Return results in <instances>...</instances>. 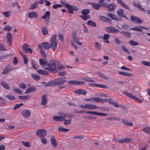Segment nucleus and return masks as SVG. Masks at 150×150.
I'll return each instance as SVG.
<instances>
[{"mask_svg": "<svg viewBox=\"0 0 150 150\" xmlns=\"http://www.w3.org/2000/svg\"><path fill=\"white\" fill-rule=\"evenodd\" d=\"M142 131L145 133L150 134V127H146L142 129Z\"/></svg>", "mask_w": 150, "mask_h": 150, "instance_id": "46", "label": "nucleus"}, {"mask_svg": "<svg viewBox=\"0 0 150 150\" xmlns=\"http://www.w3.org/2000/svg\"><path fill=\"white\" fill-rule=\"evenodd\" d=\"M38 47L40 49H43V48H44L46 50H47L50 48V45L49 42H45L38 45Z\"/></svg>", "mask_w": 150, "mask_h": 150, "instance_id": "3", "label": "nucleus"}, {"mask_svg": "<svg viewBox=\"0 0 150 150\" xmlns=\"http://www.w3.org/2000/svg\"><path fill=\"white\" fill-rule=\"evenodd\" d=\"M13 90L14 92L18 94H22V91L20 89L16 88H13Z\"/></svg>", "mask_w": 150, "mask_h": 150, "instance_id": "48", "label": "nucleus"}, {"mask_svg": "<svg viewBox=\"0 0 150 150\" xmlns=\"http://www.w3.org/2000/svg\"><path fill=\"white\" fill-rule=\"evenodd\" d=\"M134 6L137 7L140 10L143 11L144 12H146V10L144 8H142L140 6V4L139 3L138 4H136L134 5Z\"/></svg>", "mask_w": 150, "mask_h": 150, "instance_id": "42", "label": "nucleus"}, {"mask_svg": "<svg viewBox=\"0 0 150 150\" xmlns=\"http://www.w3.org/2000/svg\"><path fill=\"white\" fill-rule=\"evenodd\" d=\"M31 76L36 81H38L40 79V77L39 76L34 74H32Z\"/></svg>", "mask_w": 150, "mask_h": 150, "instance_id": "41", "label": "nucleus"}, {"mask_svg": "<svg viewBox=\"0 0 150 150\" xmlns=\"http://www.w3.org/2000/svg\"><path fill=\"white\" fill-rule=\"evenodd\" d=\"M110 36L108 34H105L103 36V38L105 40L104 42L106 43H109V41L108 40Z\"/></svg>", "mask_w": 150, "mask_h": 150, "instance_id": "37", "label": "nucleus"}, {"mask_svg": "<svg viewBox=\"0 0 150 150\" xmlns=\"http://www.w3.org/2000/svg\"><path fill=\"white\" fill-rule=\"evenodd\" d=\"M129 43L130 45L132 46H135L138 45H139V43L136 42H134L133 40H130L129 41Z\"/></svg>", "mask_w": 150, "mask_h": 150, "instance_id": "56", "label": "nucleus"}, {"mask_svg": "<svg viewBox=\"0 0 150 150\" xmlns=\"http://www.w3.org/2000/svg\"><path fill=\"white\" fill-rule=\"evenodd\" d=\"M66 7L68 9L69 12L71 14L73 13V10L75 9L76 8L74 5H70L69 4H66Z\"/></svg>", "mask_w": 150, "mask_h": 150, "instance_id": "15", "label": "nucleus"}, {"mask_svg": "<svg viewBox=\"0 0 150 150\" xmlns=\"http://www.w3.org/2000/svg\"><path fill=\"white\" fill-rule=\"evenodd\" d=\"M22 49L24 52H28L30 53H32V49L29 48V46L26 44H25L22 46Z\"/></svg>", "mask_w": 150, "mask_h": 150, "instance_id": "10", "label": "nucleus"}, {"mask_svg": "<svg viewBox=\"0 0 150 150\" xmlns=\"http://www.w3.org/2000/svg\"><path fill=\"white\" fill-rule=\"evenodd\" d=\"M58 130L59 132L62 131L64 132H67L69 130V129H65L62 127H59Z\"/></svg>", "mask_w": 150, "mask_h": 150, "instance_id": "55", "label": "nucleus"}, {"mask_svg": "<svg viewBox=\"0 0 150 150\" xmlns=\"http://www.w3.org/2000/svg\"><path fill=\"white\" fill-rule=\"evenodd\" d=\"M23 105V103H20L19 104H16L13 107V109L14 110H16L17 108H19L21 106Z\"/></svg>", "mask_w": 150, "mask_h": 150, "instance_id": "58", "label": "nucleus"}, {"mask_svg": "<svg viewBox=\"0 0 150 150\" xmlns=\"http://www.w3.org/2000/svg\"><path fill=\"white\" fill-rule=\"evenodd\" d=\"M89 12V10L88 9H86L83 10L82 11V13L84 15H86L88 14Z\"/></svg>", "mask_w": 150, "mask_h": 150, "instance_id": "51", "label": "nucleus"}, {"mask_svg": "<svg viewBox=\"0 0 150 150\" xmlns=\"http://www.w3.org/2000/svg\"><path fill=\"white\" fill-rule=\"evenodd\" d=\"M122 50L128 54H130V52L128 51L127 48L125 46H123L122 47Z\"/></svg>", "mask_w": 150, "mask_h": 150, "instance_id": "62", "label": "nucleus"}, {"mask_svg": "<svg viewBox=\"0 0 150 150\" xmlns=\"http://www.w3.org/2000/svg\"><path fill=\"white\" fill-rule=\"evenodd\" d=\"M66 80H56L55 81L51 82L50 84L51 86H56L62 85L65 83Z\"/></svg>", "mask_w": 150, "mask_h": 150, "instance_id": "4", "label": "nucleus"}, {"mask_svg": "<svg viewBox=\"0 0 150 150\" xmlns=\"http://www.w3.org/2000/svg\"><path fill=\"white\" fill-rule=\"evenodd\" d=\"M42 32L43 34L45 35L48 34V32L47 30L46 27L45 26L42 27Z\"/></svg>", "mask_w": 150, "mask_h": 150, "instance_id": "45", "label": "nucleus"}, {"mask_svg": "<svg viewBox=\"0 0 150 150\" xmlns=\"http://www.w3.org/2000/svg\"><path fill=\"white\" fill-rule=\"evenodd\" d=\"M99 19L100 20L103 21L107 22H110V19L104 16H100L99 18Z\"/></svg>", "mask_w": 150, "mask_h": 150, "instance_id": "40", "label": "nucleus"}, {"mask_svg": "<svg viewBox=\"0 0 150 150\" xmlns=\"http://www.w3.org/2000/svg\"><path fill=\"white\" fill-rule=\"evenodd\" d=\"M19 87L22 89H25L26 88V86L24 83H21L19 85Z\"/></svg>", "mask_w": 150, "mask_h": 150, "instance_id": "63", "label": "nucleus"}, {"mask_svg": "<svg viewBox=\"0 0 150 150\" xmlns=\"http://www.w3.org/2000/svg\"><path fill=\"white\" fill-rule=\"evenodd\" d=\"M107 7L109 11H112L115 9L116 6L115 4L112 3L109 5Z\"/></svg>", "mask_w": 150, "mask_h": 150, "instance_id": "25", "label": "nucleus"}, {"mask_svg": "<svg viewBox=\"0 0 150 150\" xmlns=\"http://www.w3.org/2000/svg\"><path fill=\"white\" fill-rule=\"evenodd\" d=\"M50 13L49 11L46 12L44 15L42 16V19H45V22L46 23L49 21L50 19Z\"/></svg>", "mask_w": 150, "mask_h": 150, "instance_id": "16", "label": "nucleus"}, {"mask_svg": "<svg viewBox=\"0 0 150 150\" xmlns=\"http://www.w3.org/2000/svg\"><path fill=\"white\" fill-rule=\"evenodd\" d=\"M97 108L98 107L94 104H88L85 105V109H88V110H93Z\"/></svg>", "mask_w": 150, "mask_h": 150, "instance_id": "17", "label": "nucleus"}, {"mask_svg": "<svg viewBox=\"0 0 150 150\" xmlns=\"http://www.w3.org/2000/svg\"><path fill=\"white\" fill-rule=\"evenodd\" d=\"M38 4V1L35 2L33 4H31L30 7L29 8V9H34L35 8Z\"/></svg>", "mask_w": 150, "mask_h": 150, "instance_id": "39", "label": "nucleus"}, {"mask_svg": "<svg viewBox=\"0 0 150 150\" xmlns=\"http://www.w3.org/2000/svg\"><path fill=\"white\" fill-rule=\"evenodd\" d=\"M30 97L29 95H26V96H18V98L21 100H27L29 99Z\"/></svg>", "mask_w": 150, "mask_h": 150, "instance_id": "38", "label": "nucleus"}, {"mask_svg": "<svg viewBox=\"0 0 150 150\" xmlns=\"http://www.w3.org/2000/svg\"><path fill=\"white\" fill-rule=\"evenodd\" d=\"M36 134L39 137H43L47 134V132L45 129H40L37 131Z\"/></svg>", "mask_w": 150, "mask_h": 150, "instance_id": "8", "label": "nucleus"}, {"mask_svg": "<svg viewBox=\"0 0 150 150\" xmlns=\"http://www.w3.org/2000/svg\"><path fill=\"white\" fill-rule=\"evenodd\" d=\"M37 72L38 74L41 75H48L49 74L47 72L43 70L38 69L37 71Z\"/></svg>", "mask_w": 150, "mask_h": 150, "instance_id": "30", "label": "nucleus"}, {"mask_svg": "<svg viewBox=\"0 0 150 150\" xmlns=\"http://www.w3.org/2000/svg\"><path fill=\"white\" fill-rule=\"evenodd\" d=\"M120 33L124 36H125L127 38H129L130 36V34L127 32L121 31L120 32Z\"/></svg>", "mask_w": 150, "mask_h": 150, "instance_id": "44", "label": "nucleus"}, {"mask_svg": "<svg viewBox=\"0 0 150 150\" xmlns=\"http://www.w3.org/2000/svg\"><path fill=\"white\" fill-rule=\"evenodd\" d=\"M12 69V67L11 66L8 65L3 70L2 74H5L8 73Z\"/></svg>", "mask_w": 150, "mask_h": 150, "instance_id": "24", "label": "nucleus"}, {"mask_svg": "<svg viewBox=\"0 0 150 150\" xmlns=\"http://www.w3.org/2000/svg\"><path fill=\"white\" fill-rule=\"evenodd\" d=\"M74 93L78 95L82 94L85 95L87 93V92L82 89H79L75 91Z\"/></svg>", "mask_w": 150, "mask_h": 150, "instance_id": "18", "label": "nucleus"}, {"mask_svg": "<svg viewBox=\"0 0 150 150\" xmlns=\"http://www.w3.org/2000/svg\"><path fill=\"white\" fill-rule=\"evenodd\" d=\"M3 14L6 17H8L10 16V12L7 11L3 13Z\"/></svg>", "mask_w": 150, "mask_h": 150, "instance_id": "59", "label": "nucleus"}, {"mask_svg": "<svg viewBox=\"0 0 150 150\" xmlns=\"http://www.w3.org/2000/svg\"><path fill=\"white\" fill-rule=\"evenodd\" d=\"M36 90V88L34 87H32L26 89L25 92V93H28L33 92Z\"/></svg>", "mask_w": 150, "mask_h": 150, "instance_id": "35", "label": "nucleus"}, {"mask_svg": "<svg viewBox=\"0 0 150 150\" xmlns=\"http://www.w3.org/2000/svg\"><path fill=\"white\" fill-rule=\"evenodd\" d=\"M47 102V96L43 95L42 96L41 98V104L42 105H45Z\"/></svg>", "mask_w": 150, "mask_h": 150, "instance_id": "34", "label": "nucleus"}, {"mask_svg": "<svg viewBox=\"0 0 150 150\" xmlns=\"http://www.w3.org/2000/svg\"><path fill=\"white\" fill-rule=\"evenodd\" d=\"M22 115L24 117L28 118L30 116V112L28 110H24L22 112Z\"/></svg>", "mask_w": 150, "mask_h": 150, "instance_id": "26", "label": "nucleus"}, {"mask_svg": "<svg viewBox=\"0 0 150 150\" xmlns=\"http://www.w3.org/2000/svg\"><path fill=\"white\" fill-rule=\"evenodd\" d=\"M95 47L98 50H100L101 49V46L100 45L98 42L95 43Z\"/></svg>", "mask_w": 150, "mask_h": 150, "instance_id": "57", "label": "nucleus"}, {"mask_svg": "<svg viewBox=\"0 0 150 150\" xmlns=\"http://www.w3.org/2000/svg\"><path fill=\"white\" fill-rule=\"evenodd\" d=\"M119 4L122 7L127 9L130 10L129 7L126 5L122 0H116Z\"/></svg>", "mask_w": 150, "mask_h": 150, "instance_id": "20", "label": "nucleus"}, {"mask_svg": "<svg viewBox=\"0 0 150 150\" xmlns=\"http://www.w3.org/2000/svg\"><path fill=\"white\" fill-rule=\"evenodd\" d=\"M78 39V38L76 37V32H73L72 33V39L71 40V44L76 50L78 48L76 46L74 45V41Z\"/></svg>", "mask_w": 150, "mask_h": 150, "instance_id": "5", "label": "nucleus"}, {"mask_svg": "<svg viewBox=\"0 0 150 150\" xmlns=\"http://www.w3.org/2000/svg\"><path fill=\"white\" fill-rule=\"evenodd\" d=\"M80 17L85 21H86L88 19H90L91 17L89 15L86 16L80 15Z\"/></svg>", "mask_w": 150, "mask_h": 150, "instance_id": "43", "label": "nucleus"}, {"mask_svg": "<svg viewBox=\"0 0 150 150\" xmlns=\"http://www.w3.org/2000/svg\"><path fill=\"white\" fill-rule=\"evenodd\" d=\"M92 5V7L96 9H98L100 6V5L99 4L96 3H91Z\"/></svg>", "mask_w": 150, "mask_h": 150, "instance_id": "33", "label": "nucleus"}, {"mask_svg": "<svg viewBox=\"0 0 150 150\" xmlns=\"http://www.w3.org/2000/svg\"><path fill=\"white\" fill-rule=\"evenodd\" d=\"M11 27L8 25H6L4 29V30H6L9 31L11 30Z\"/></svg>", "mask_w": 150, "mask_h": 150, "instance_id": "61", "label": "nucleus"}, {"mask_svg": "<svg viewBox=\"0 0 150 150\" xmlns=\"http://www.w3.org/2000/svg\"><path fill=\"white\" fill-rule=\"evenodd\" d=\"M56 68V65L53 62L48 64L47 67H45V69L51 72L55 70Z\"/></svg>", "mask_w": 150, "mask_h": 150, "instance_id": "2", "label": "nucleus"}, {"mask_svg": "<svg viewBox=\"0 0 150 150\" xmlns=\"http://www.w3.org/2000/svg\"><path fill=\"white\" fill-rule=\"evenodd\" d=\"M105 30L108 32L111 33H117L119 31L118 30L111 27H106L105 28Z\"/></svg>", "mask_w": 150, "mask_h": 150, "instance_id": "11", "label": "nucleus"}, {"mask_svg": "<svg viewBox=\"0 0 150 150\" xmlns=\"http://www.w3.org/2000/svg\"><path fill=\"white\" fill-rule=\"evenodd\" d=\"M89 85L91 86H95L96 87H98L100 88H106V86L105 85H102V84H96V83H90Z\"/></svg>", "mask_w": 150, "mask_h": 150, "instance_id": "28", "label": "nucleus"}, {"mask_svg": "<svg viewBox=\"0 0 150 150\" xmlns=\"http://www.w3.org/2000/svg\"><path fill=\"white\" fill-rule=\"evenodd\" d=\"M67 82L69 84L75 85H77L78 84H83L84 83V82L83 81H68Z\"/></svg>", "mask_w": 150, "mask_h": 150, "instance_id": "19", "label": "nucleus"}, {"mask_svg": "<svg viewBox=\"0 0 150 150\" xmlns=\"http://www.w3.org/2000/svg\"><path fill=\"white\" fill-rule=\"evenodd\" d=\"M1 84L2 86L5 88L7 90H9L10 89V87L8 85V84L5 82L4 81H1Z\"/></svg>", "mask_w": 150, "mask_h": 150, "instance_id": "36", "label": "nucleus"}, {"mask_svg": "<svg viewBox=\"0 0 150 150\" xmlns=\"http://www.w3.org/2000/svg\"><path fill=\"white\" fill-rule=\"evenodd\" d=\"M118 74L124 76H130L131 75V74H130L124 71H119L118 72Z\"/></svg>", "mask_w": 150, "mask_h": 150, "instance_id": "49", "label": "nucleus"}, {"mask_svg": "<svg viewBox=\"0 0 150 150\" xmlns=\"http://www.w3.org/2000/svg\"><path fill=\"white\" fill-rule=\"evenodd\" d=\"M12 37V35L11 33H8L6 34V38L7 40V42L9 43L10 45L11 44V39Z\"/></svg>", "mask_w": 150, "mask_h": 150, "instance_id": "31", "label": "nucleus"}, {"mask_svg": "<svg viewBox=\"0 0 150 150\" xmlns=\"http://www.w3.org/2000/svg\"><path fill=\"white\" fill-rule=\"evenodd\" d=\"M123 123L125 125L127 126H132L133 125V123L132 122L129 121L128 120H125L122 119V120Z\"/></svg>", "mask_w": 150, "mask_h": 150, "instance_id": "32", "label": "nucleus"}, {"mask_svg": "<svg viewBox=\"0 0 150 150\" xmlns=\"http://www.w3.org/2000/svg\"><path fill=\"white\" fill-rule=\"evenodd\" d=\"M39 62L40 64L45 69V67H47V65L48 64L47 63V61L41 58L39 59Z\"/></svg>", "mask_w": 150, "mask_h": 150, "instance_id": "13", "label": "nucleus"}, {"mask_svg": "<svg viewBox=\"0 0 150 150\" xmlns=\"http://www.w3.org/2000/svg\"><path fill=\"white\" fill-rule=\"evenodd\" d=\"M107 101L108 100L106 99H103L98 97H94V101L95 102H101L103 103Z\"/></svg>", "mask_w": 150, "mask_h": 150, "instance_id": "22", "label": "nucleus"}, {"mask_svg": "<svg viewBox=\"0 0 150 150\" xmlns=\"http://www.w3.org/2000/svg\"><path fill=\"white\" fill-rule=\"evenodd\" d=\"M40 50L41 53V55L42 57L44 58H45L46 57V55L45 53V52L42 49H40Z\"/></svg>", "mask_w": 150, "mask_h": 150, "instance_id": "64", "label": "nucleus"}, {"mask_svg": "<svg viewBox=\"0 0 150 150\" xmlns=\"http://www.w3.org/2000/svg\"><path fill=\"white\" fill-rule=\"evenodd\" d=\"M107 119L109 120H119V119L115 117H112L108 118Z\"/></svg>", "mask_w": 150, "mask_h": 150, "instance_id": "53", "label": "nucleus"}, {"mask_svg": "<svg viewBox=\"0 0 150 150\" xmlns=\"http://www.w3.org/2000/svg\"><path fill=\"white\" fill-rule=\"evenodd\" d=\"M87 23L88 25L93 26L94 27H96V24L95 23L90 20L88 21Z\"/></svg>", "mask_w": 150, "mask_h": 150, "instance_id": "52", "label": "nucleus"}, {"mask_svg": "<svg viewBox=\"0 0 150 150\" xmlns=\"http://www.w3.org/2000/svg\"><path fill=\"white\" fill-rule=\"evenodd\" d=\"M50 142L53 147H57V144L56 139L54 137L53 135L51 136Z\"/></svg>", "mask_w": 150, "mask_h": 150, "instance_id": "21", "label": "nucleus"}, {"mask_svg": "<svg viewBox=\"0 0 150 150\" xmlns=\"http://www.w3.org/2000/svg\"><path fill=\"white\" fill-rule=\"evenodd\" d=\"M115 140L117 142L123 143L130 142L131 140V139L129 138H125L121 139H115Z\"/></svg>", "mask_w": 150, "mask_h": 150, "instance_id": "7", "label": "nucleus"}, {"mask_svg": "<svg viewBox=\"0 0 150 150\" xmlns=\"http://www.w3.org/2000/svg\"><path fill=\"white\" fill-rule=\"evenodd\" d=\"M124 93L125 95H126L127 96L131 98H132L135 100L137 101L138 103H142V100L139 99L137 97L132 95L131 93H130L126 91L124 92Z\"/></svg>", "mask_w": 150, "mask_h": 150, "instance_id": "6", "label": "nucleus"}, {"mask_svg": "<svg viewBox=\"0 0 150 150\" xmlns=\"http://www.w3.org/2000/svg\"><path fill=\"white\" fill-rule=\"evenodd\" d=\"M66 116L65 114H63L59 116H56L53 117V120L57 121H62L65 119V117Z\"/></svg>", "mask_w": 150, "mask_h": 150, "instance_id": "9", "label": "nucleus"}, {"mask_svg": "<svg viewBox=\"0 0 150 150\" xmlns=\"http://www.w3.org/2000/svg\"><path fill=\"white\" fill-rule=\"evenodd\" d=\"M21 143L22 144L26 147H29L30 146V144L27 141H22L21 142Z\"/></svg>", "mask_w": 150, "mask_h": 150, "instance_id": "47", "label": "nucleus"}, {"mask_svg": "<svg viewBox=\"0 0 150 150\" xmlns=\"http://www.w3.org/2000/svg\"><path fill=\"white\" fill-rule=\"evenodd\" d=\"M131 20L137 24H140L142 22V21L140 18L133 16H131Z\"/></svg>", "mask_w": 150, "mask_h": 150, "instance_id": "12", "label": "nucleus"}, {"mask_svg": "<svg viewBox=\"0 0 150 150\" xmlns=\"http://www.w3.org/2000/svg\"><path fill=\"white\" fill-rule=\"evenodd\" d=\"M6 97L10 100H13L15 98L14 96L10 94L7 95L6 96Z\"/></svg>", "mask_w": 150, "mask_h": 150, "instance_id": "54", "label": "nucleus"}, {"mask_svg": "<svg viewBox=\"0 0 150 150\" xmlns=\"http://www.w3.org/2000/svg\"><path fill=\"white\" fill-rule=\"evenodd\" d=\"M57 36L56 35L54 34L52 35L50 38V47L54 51L57 47V41L56 40Z\"/></svg>", "mask_w": 150, "mask_h": 150, "instance_id": "1", "label": "nucleus"}, {"mask_svg": "<svg viewBox=\"0 0 150 150\" xmlns=\"http://www.w3.org/2000/svg\"><path fill=\"white\" fill-rule=\"evenodd\" d=\"M141 63L144 65L148 66L150 67V62L145 61H142Z\"/></svg>", "mask_w": 150, "mask_h": 150, "instance_id": "50", "label": "nucleus"}, {"mask_svg": "<svg viewBox=\"0 0 150 150\" xmlns=\"http://www.w3.org/2000/svg\"><path fill=\"white\" fill-rule=\"evenodd\" d=\"M143 28L146 29V28L144 27L138 26L132 28L130 29V30H132L134 31H137L139 32H142V31Z\"/></svg>", "mask_w": 150, "mask_h": 150, "instance_id": "29", "label": "nucleus"}, {"mask_svg": "<svg viewBox=\"0 0 150 150\" xmlns=\"http://www.w3.org/2000/svg\"><path fill=\"white\" fill-rule=\"evenodd\" d=\"M28 17L31 18H36L37 16V14L35 12H32L28 14Z\"/></svg>", "mask_w": 150, "mask_h": 150, "instance_id": "27", "label": "nucleus"}, {"mask_svg": "<svg viewBox=\"0 0 150 150\" xmlns=\"http://www.w3.org/2000/svg\"><path fill=\"white\" fill-rule=\"evenodd\" d=\"M117 12L119 16L122 18H125L126 19H128V18L124 13V11L123 9L121 8L119 9L117 11Z\"/></svg>", "mask_w": 150, "mask_h": 150, "instance_id": "14", "label": "nucleus"}, {"mask_svg": "<svg viewBox=\"0 0 150 150\" xmlns=\"http://www.w3.org/2000/svg\"><path fill=\"white\" fill-rule=\"evenodd\" d=\"M108 16L110 17L112 19L117 21H120L122 20V18L118 17H116L114 14L112 13L108 14Z\"/></svg>", "mask_w": 150, "mask_h": 150, "instance_id": "23", "label": "nucleus"}, {"mask_svg": "<svg viewBox=\"0 0 150 150\" xmlns=\"http://www.w3.org/2000/svg\"><path fill=\"white\" fill-rule=\"evenodd\" d=\"M31 64L32 67L35 70H37V69L35 67L36 64L35 62L33 60H32L31 62Z\"/></svg>", "mask_w": 150, "mask_h": 150, "instance_id": "60", "label": "nucleus"}]
</instances>
